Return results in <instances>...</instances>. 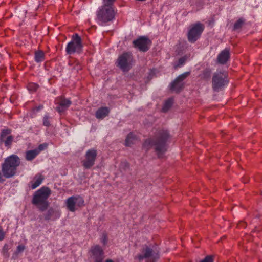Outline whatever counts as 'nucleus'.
Wrapping results in <instances>:
<instances>
[{"label":"nucleus","instance_id":"f257e3e1","mask_svg":"<svg viewBox=\"0 0 262 262\" xmlns=\"http://www.w3.org/2000/svg\"><path fill=\"white\" fill-rule=\"evenodd\" d=\"M169 138V134L167 130H159L153 139H148L145 141L143 147L147 150L154 147L158 157H161L166 151V143Z\"/></svg>","mask_w":262,"mask_h":262},{"label":"nucleus","instance_id":"f03ea898","mask_svg":"<svg viewBox=\"0 0 262 262\" xmlns=\"http://www.w3.org/2000/svg\"><path fill=\"white\" fill-rule=\"evenodd\" d=\"M51 193V190L46 187H42L34 194L32 203L41 211L47 209L49 203L48 199Z\"/></svg>","mask_w":262,"mask_h":262},{"label":"nucleus","instance_id":"7ed1b4c3","mask_svg":"<svg viewBox=\"0 0 262 262\" xmlns=\"http://www.w3.org/2000/svg\"><path fill=\"white\" fill-rule=\"evenodd\" d=\"M229 83L228 75L226 72H215L212 78V86L213 91L219 92L227 87Z\"/></svg>","mask_w":262,"mask_h":262},{"label":"nucleus","instance_id":"20e7f679","mask_svg":"<svg viewBox=\"0 0 262 262\" xmlns=\"http://www.w3.org/2000/svg\"><path fill=\"white\" fill-rule=\"evenodd\" d=\"M114 17V7L101 6L97 11V22L101 26L105 25L106 23L112 21Z\"/></svg>","mask_w":262,"mask_h":262},{"label":"nucleus","instance_id":"39448f33","mask_svg":"<svg viewBox=\"0 0 262 262\" xmlns=\"http://www.w3.org/2000/svg\"><path fill=\"white\" fill-rule=\"evenodd\" d=\"M83 49V45L81 38L77 33L72 36L71 41L66 46V52L68 55H72L75 53H80Z\"/></svg>","mask_w":262,"mask_h":262},{"label":"nucleus","instance_id":"423d86ee","mask_svg":"<svg viewBox=\"0 0 262 262\" xmlns=\"http://www.w3.org/2000/svg\"><path fill=\"white\" fill-rule=\"evenodd\" d=\"M204 29L203 24L200 22L191 25L188 32V40L191 43H194L200 37Z\"/></svg>","mask_w":262,"mask_h":262},{"label":"nucleus","instance_id":"0eeeda50","mask_svg":"<svg viewBox=\"0 0 262 262\" xmlns=\"http://www.w3.org/2000/svg\"><path fill=\"white\" fill-rule=\"evenodd\" d=\"M142 253L136 256L139 261L146 259V262H155L159 257L158 251H155L146 246L142 249Z\"/></svg>","mask_w":262,"mask_h":262},{"label":"nucleus","instance_id":"6e6552de","mask_svg":"<svg viewBox=\"0 0 262 262\" xmlns=\"http://www.w3.org/2000/svg\"><path fill=\"white\" fill-rule=\"evenodd\" d=\"M133 61L130 53L125 52L120 55L116 61V66L123 72H128L132 68Z\"/></svg>","mask_w":262,"mask_h":262},{"label":"nucleus","instance_id":"1a4fd4ad","mask_svg":"<svg viewBox=\"0 0 262 262\" xmlns=\"http://www.w3.org/2000/svg\"><path fill=\"white\" fill-rule=\"evenodd\" d=\"M190 75V72H185L179 75L170 84L171 91L179 93L185 85V80Z\"/></svg>","mask_w":262,"mask_h":262},{"label":"nucleus","instance_id":"9d476101","mask_svg":"<svg viewBox=\"0 0 262 262\" xmlns=\"http://www.w3.org/2000/svg\"><path fill=\"white\" fill-rule=\"evenodd\" d=\"M135 48L140 51L146 52L150 48L151 45V40L146 36H140L133 42Z\"/></svg>","mask_w":262,"mask_h":262},{"label":"nucleus","instance_id":"9b49d317","mask_svg":"<svg viewBox=\"0 0 262 262\" xmlns=\"http://www.w3.org/2000/svg\"><path fill=\"white\" fill-rule=\"evenodd\" d=\"M84 205V201L79 195L70 196L66 200L67 208L71 212H74L76 210V206L81 207Z\"/></svg>","mask_w":262,"mask_h":262},{"label":"nucleus","instance_id":"f8f14e48","mask_svg":"<svg viewBox=\"0 0 262 262\" xmlns=\"http://www.w3.org/2000/svg\"><path fill=\"white\" fill-rule=\"evenodd\" d=\"M97 155V151L95 149H91L86 151L85 158L82 161V165L85 168L89 169L94 165Z\"/></svg>","mask_w":262,"mask_h":262},{"label":"nucleus","instance_id":"ddd939ff","mask_svg":"<svg viewBox=\"0 0 262 262\" xmlns=\"http://www.w3.org/2000/svg\"><path fill=\"white\" fill-rule=\"evenodd\" d=\"M90 252L95 262H102L104 257V252L100 246L96 245L92 246Z\"/></svg>","mask_w":262,"mask_h":262},{"label":"nucleus","instance_id":"4468645a","mask_svg":"<svg viewBox=\"0 0 262 262\" xmlns=\"http://www.w3.org/2000/svg\"><path fill=\"white\" fill-rule=\"evenodd\" d=\"M2 172L5 178H10L15 175L16 172V169L13 168L10 165L4 163L2 166Z\"/></svg>","mask_w":262,"mask_h":262},{"label":"nucleus","instance_id":"2eb2a0df","mask_svg":"<svg viewBox=\"0 0 262 262\" xmlns=\"http://www.w3.org/2000/svg\"><path fill=\"white\" fill-rule=\"evenodd\" d=\"M9 134L10 131L8 129L3 130L1 134L0 141L4 142L6 146L10 145L13 139L12 136L9 135Z\"/></svg>","mask_w":262,"mask_h":262},{"label":"nucleus","instance_id":"dca6fc26","mask_svg":"<svg viewBox=\"0 0 262 262\" xmlns=\"http://www.w3.org/2000/svg\"><path fill=\"white\" fill-rule=\"evenodd\" d=\"M4 163L13 166V168L17 169V167L19 165L20 162V159L17 156L12 155L5 159Z\"/></svg>","mask_w":262,"mask_h":262},{"label":"nucleus","instance_id":"f3484780","mask_svg":"<svg viewBox=\"0 0 262 262\" xmlns=\"http://www.w3.org/2000/svg\"><path fill=\"white\" fill-rule=\"evenodd\" d=\"M230 58L229 50L227 49H224L217 56V62L221 64H225Z\"/></svg>","mask_w":262,"mask_h":262},{"label":"nucleus","instance_id":"a211bd4d","mask_svg":"<svg viewBox=\"0 0 262 262\" xmlns=\"http://www.w3.org/2000/svg\"><path fill=\"white\" fill-rule=\"evenodd\" d=\"M110 113V109L107 107H101L95 114L96 117L98 119H103L108 116Z\"/></svg>","mask_w":262,"mask_h":262},{"label":"nucleus","instance_id":"6ab92c4d","mask_svg":"<svg viewBox=\"0 0 262 262\" xmlns=\"http://www.w3.org/2000/svg\"><path fill=\"white\" fill-rule=\"evenodd\" d=\"M60 216V212L53 208H50L45 215V219L49 220L51 219H56Z\"/></svg>","mask_w":262,"mask_h":262},{"label":"nucleus","instance_id":"aec40b11","mask_svg":"<svg viewBox=\"0 0 262 262\" xmlns=\"http://www.w3.org/2000/svg\"><path fill=\"white\" fill-rule=\"evenodd\" d=\"M43 179V177L40 174L35 175L30 182L31 188L34 189L38 187L41 184Z\"/></svg>","mask_w":262,"mask_h":262},{"label":"nucleus","instance_id":"412c9836","mask_svg":"<svg viewBox=\"0 0 262 262\" xmlns=\"http://www.w3.org/2000/svg\"><path fill=\"white\" fill-rule=\"evenodd\" d=\"M58 103L59 104L57 106L56 110L59 113L63 112L71 104L69 99H61Z\"/></svg>","mask_w":262,"mask_h":262},{"label":"nucleus","instance_id":"4be33fe9","mask_svg":"<svg viewBox=\"0 0 262 262\" xmlns=\"http://www.w3.org/2000/svg\"><path fill=\"white\" fill-rule=\"evenodd\" d=\"M34 60L37 63H40L45 60V54L41 50L36 51L34 53Z\"/></svg>","mask_w":262,"mask_h":262},{"label":"nucleus","instance_id":"5701e85b","mask_svg":"<svg viewBox=\"0 0 262 262\" xmlns=\"http://www.w3.org/2000/svg\"><path fill=\"white\" fill-rule=\"evenodd\" d=\"M136 140L137 138L136 136L134 134L131 133L129 134L126 137V138L125 141V144L126 146H129L132 144L135 143Z\"/></svg>","mask_w":262,"mask_h":262},{"label":"nucleus","instance_id":"b1692460","mask_svg":"<svg viewBox=\"0 0 262 262\" xmlns=\"http://www.w3.org/2000/svg\"><path fill=\"white\" fill-rule=\"evenodd\" d=\"M38 155V150L35 149L27 151L26 153V159L28 161H31Z\"/></svg>","mask_w":262,"mask_h":262},{"label":"nucleus","instance_id":"393cba45","mask_svg":"<svg viewBox=\"0 0 262 262\" xmlns=\"http://www.w3.org/2000/svg\"><path fill=\"white\" fill-rule=\"evenodd\" d=\"M246 20L243 18H239L235 23L233 26V30L235 31L238 30L242 28L245 23Z\"/></svg>","mask_w":262,"mask_h":262},{"label":"nucleus","instance_id":"a878e982","mask_svg":"<svg viewBox=\"0 0 262 262\" xmlns=\"http://www.w3.org/2000/svg\"><path fill=\"white\" fill-rule=\"evenodd\" d=\"M39 88L38 84L34 82H29L27 85L28 90L31 92L33 93L36 92Z\"/></svg>","mask_w":262,"mask_h":262},{"label":"nucleus","instance_id":"bb28decb","mask_svg":"<svg viewBox=\"0 0 262 262\" xmlns=\"http://www.w3.org/2000/svg\"><path fill=\"white\" fill-rule=\"evenodd\" d=\"M173 103L172 99H167L165 101L162 108V111L163 112H166L171 107Z\"/></svg>","mask_w":262,"mask_h":262},{"label":"nucleus","instance_id":"cd10ccee","mask_svg":"<svg viewBox=\"0 0 262 262\" xmlns=\"http://www.w3.org/2000/svg\"><path fill=\"white\" fill-rule=\"evenodd\" d=\"M187 57L183 56L181 57L178 61V63L174 65L175 68H181L183 67L186 63Z\"/></svg>","mask_w":262,"mask_h":262},{"label":"nucleus","instance_id":"c85d7f7f","mask_svg":"<svg viewBox=\"0 0 262 262\" xmlns=\"http://www.w3.org/2000/svg\"><path fill=\"white\" fill-rule=\"evenodd\" d=\"M116 0H103L102 6L110 7H114V4Z\"/></svg>","mask_w":262,"mask_h":262},{"label":"nucleus","instance_id":"c756f323","mask_svg":"<svg viewBox=\"0 0 262 262\" xmlns=\"http://www.w3.org/2000/svg\"><path fill=\"white\" fill-rule=\"evenodd\" d=\"M25 249V246L22 245H18L17 247L16 251L13 254L12 257L16 258L17 257L18 253L23 252Z\"/></svg>","mask_w":262,"mask_h":262},{"label":"nucleus","instance_id":"7c9ffc66","mask_svg":"<svg viewBox=\"0 0 262 262\" xmlns=\"http://www.w3.org/2000/svg\"><path fill=\"white\" fill-rule=\"evenodd\" d=\"M43 125L46 126H49L50 125L49 121V117L48 115H45L43 117Z\"/></svg>","mask_w":262,"mask_h":262},{"label":"nucleus","instance_id":"2f4dec72","mask_svg":"<svg viewBox=\"0 0 262 262\" xmlns=\"http://www.w3.org/2000/svg\"><path fill=\"white\" fill-rule=\"evenodd\" d=\"M47 147V145L46 144H42L39 145L37 149H35L36 150H38V154L39 152L44 150Z\"/></svg>","mask_w":262,"mask_h":262},{"label":"nucleus","instance_id":"473e14b6","mask_svg":"<svg viewBox=\"0 0 262 262\" xmlns=\"http://www.w3.org/2000/svg\"><path fill=\"white\" fill-rule=\"evenodd\" d=\"M200 262H213V259L211 256H207L204 259Z\"/></svg>","mask_w":262,"mask_h":262},{"label":"nucleus","instance_id":"72a5a7b5","mask_svg":"<svg viewBox=\"0 0 262 262\" xmlns=\"http://www.w3.org/2000/svg\"><path fill=\"white\" fill-rule=\"evenodd\" d=\"M5 235V234L3 229L1 227H0V241H2L4 239Z\"/></svg>","mask_w":262,"mask_h":262},{"label":"nucleus","instance_id":"f704fd0d","mask_svg":"<svg viewBox=\"0 0 262 262\" xmlns=\"http://www.w3.org/2000/svg\"><path fill=\"white\" fill-rule=\"evenodd\" d=\"M9 250V246L8 244H5L3 248V251L4 253H7Z\"/></svg>","mask_w":262,"mask_h":262},{"label":"nucleus","instance_id":"c9c22d12","mask_svg":"<svg viewBox=\"0 0 262 262\" xmlns=\"http://www.w3.org/2000/svg\"><path fill=\"white\" fill-rule=\"evenodd\" d=\"M5 176H4V173H2V172L0 171V182L3 183L5 181V179L4 178Z\"/></svg>","mask_w":262,"mask_h":262},{"label":"nucleus","instance_id":"e433bc0d","mask_svg":"<svg viewBox=\"0 0 262 262\" xmlns=\"http://www.w3.org/2000/svg\"><path fill=\"white\" fill-rule=\"evenodd\" d=\"M101 242L104 244H106L107 242V238L105 236H104L103 238L101 239Z\"/></svg>","mask_w":262,"mask_h":262},{"label":"nucleus","instance_id":"4c0bfd02","mask_svg":"<svg viewBox=\"0 0 262 262\" xmlns=\"http://www.w3.org/2000/svg\"><path fill=\"white\" fill-rule=\"evenodd\" d=\"M42 108H43L42 105H39V106L36 107L35 108V109L36 110V111H38L40 110L41 109H42Z\"/></svg>","mask_w":262,"mask_h":262},{"label":"nucleus","instance_id":"58836bf2","mask_svg":"<svg viewBox=\"0 0 262 262\" xmlns=\"http://www.w3.org/2000/svg\"><path fill=\"white\" fill-rule=\"evenodd\" d=\"M105 262H114L112 259H107Z\"/></svg>","mask_w":262,"mask_h":262},{"label":"nucleus","instance_id":"ea45409f","mask_svg":"<svg viewBox=\"0 0 262 262\" xmlns=\"http://www.w3.org/2000/svg\"><path fill=\"white\" fill-rule=\"evenodd\" d=\"M12 99H10V101H11V102L12 103H13V102L12 101Z\"/></svg>","mask_w":262,"mask_h":262}]
</instances>
